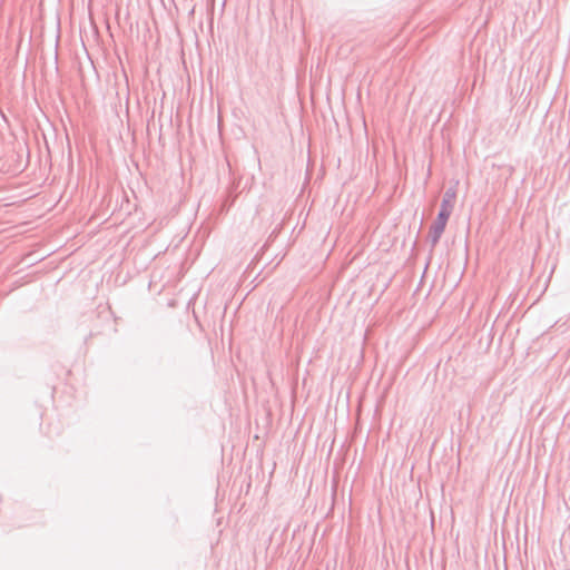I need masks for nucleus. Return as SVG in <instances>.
I'll return each mask as SVG.
<instances>
[{
  "instance_id": "obj_1",
  "label": "nucleus",
  "mask_w": 570,
  "mask_h": 570,
  "mask_svg": "<svg viewBox=\"0 0 570 570\" xmlns=\"http://www.w3.org/2000/svg\"><path fill=\"white\" fill-rule=\"evenodd\" d=\"M455 197H456L455 189L449 188L445 190L442 202H441V208L438 214V217L434 220V223L432 224V226L430 227V232H429V239H430L432 246H435L439 243V240L445 229L449 217L451 216L452 210L454 208Z\"/></svg>"
}]
</instances>
